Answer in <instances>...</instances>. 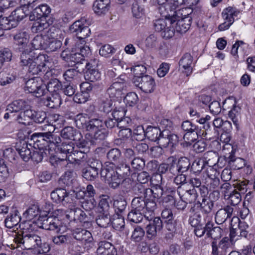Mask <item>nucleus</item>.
Instances as JSON below:
<instances>
[{
	"label": "nucleus",
	"instance_id": "1",
	"mask_svg": "<svg viewBox=\"0 0 255 255\" xmlns=\"http://www.w3.org/2000/svg\"><path fill=\"white\" fill-rule=\"evenodd\" d=\"M21 62L24 66L28 67V71L32 74H38L42 71H46L45 78L48 77L51 71L54 69L53 62L48 59L45 54L36 53L33 50L28 49L23 51L20 56Z\"/></svg>",
	"mask_w": 255,
	"mask_h": 255
},
{
	"label": "nucleus",
	"instance_id": "2",
	"mask_svg": "<svg viewBox=\"0 0 255 255\" xmlns=\"http://www.w3.org/2000/svg\"><path fill=\"white\" fill-rule=\"evenodd\" d=\"M49 213L47 212L40 216L41 221L38 224V227L47 230L55 231L58 234H63L67 231V227L63 225L58 217L47 216Z\"/></svg>",
	"mask_w": 255,
	"mask_h": 255
},
{
	"label": "nucleus",
	"instance_id": "3",
	"mask_svg": "<svg viewBox=\"0 0 255 255\" xmlns=\"http://www.w3.org/2000/svg\"><path fill=\"white\" fill-rule=\"evenodd\" d=\"M47 211H41L39 207L36 205H33L30 206L24 213L23 217L26 219L22 225V228L27 230H32L34 228L32 227V224H36L38 226L41 220L40 216L46 213Z\"/></svg>",
	"mask_w": 255,
	"mask_h": 255
},
{
	"label": "nucleus",
	"instance_id": "4",
	"mask_svg": "<svg viewBox=\"0 0 255 255\" xmlns=\"http://www.w3.org/2000/svg\"><path fill=\"white\" fill-rule=\"evenodd\" d=\"M16 248L22 249L32 250L42 248L41 240L40 237L34 234L18 235L14 238Z\"/></svg>",
	"mask_w": 255,
	"mask_h": 255
},
{
	"label": "nucleus",
	"instance_id": "5",
	"mask_svg": "<svg viewBox=\"0 0 255 255\" xmlns=\"http://www.w3.org/2000/svg\"><path fill=\"white\" fill-rule=\"evenodd\" d=\"M165 18H159L154 20V27L155 31L160 32L161 35L165 39H169L174 36L175 30L171 29L170 20L171 16L168 13L162 14Z\"/></svg>",
	"mask_w": 255,
	"mask_h": 255
},
{
	"label": "nucleus",
	"instance_id": "6",
	"mask_svg": "<svg viewBox=\"0 0 255 255\" xmlns=\"http://www.w3.org/2000/svg\"><path fill=\"white\" fill-rule=\"evenodd\" d=\"M25 91L33 94L37 97H40L46 93V85L40 77L29 79L26 83Z\"/></svg>",
	"mask_w": 255,
	"mask_h": 255
},
{
	"label": "nucleus",
	"instance_id": "7",
	"mask_svg": "<svg viewBox=\"0 0 255 255\" xmlns=\"http://www.w3.org/2000/svg\"><path fill=\"white\" fill-rule=\"evenodd\" d=\"M125 75H121L115 80V81L108 89V93L110 97L114 100L115 98H122L124 96V91L126 90Z\"/></svg>",
	"mask_w": 255,
	"mask_h": 255
},
{
	"label": "nucleus",
	"instance_id": "8",
	"mask_svg": "<svg viewBox=\"0 0 255 255\" xmlns=\"http://www.w3.org/2000/svg\"><path fill=\"white\" fill-rule=\"evenodd\" d=\"M109 167L104 168L102 169L101 174L105 177L108 183L113 188H116L122 182L124 178L119 174L117 170H114L112 167L113 164L110 163Z\"/></svg>",
	"mask_w": 255,
	"mask_h": 255
},
{
	"label": "nucleus",
	"instance_id": "9",
	"mask_svg": "<svg viewBox=\"0 0 255 255\" xmlns=\"http://www.w3.org/2000/svg\"><path fill=\"white\" fill-rule=\"evenodd\" d=\"M133 83L145 93L153 92L155 88L154 79L150 76L144 75L141 77L133 78Z\"/></svg>",
	"mask_w": 255,
	"mask_h": 255
},
{
	"label": "nucleus",
	"instance_id": "10",
	"mask_svg": "<svg viewBox=\"0 0 255 255\" xmlns=\"http://www.w3.org/2000/svg\"><path fill=\"white\" fill-rule=\"evenodd\" d=\"M16 150L21 158L25 161H28L30 158H32L37 162L42 160L41 156L38 153L32 152V146L25 141L21 142L20 145H17Z\"/></svg>",
	"mask_w": 255,
	"mask_h": 255
},
{
	"label": "nucleus",
	"instance_id": "11",
	"mask_svg": "<svg viewBox=\"0 0 255 255\" xmlns=\"http://www.w3.org/2000/svg\"><path fill=\"white\" fill-rule=\"evenodd\" d=\"M178 141V137L176 135L170 133L167 130H164L162 132L157 142L161 147H168L172 152Z\"/></svg>",
	"mask_w": 255,
	"mask_h": 255
},
{
	"label": "nucleus",
	"instance_id": "12",
	"mask_svg": "<svg viewBox=\"0 0 255 255\" xmlns=\"http://www.w3.org/2000/svg\"><path fill=\"white\" fill-rule=\"evenodd\" d=\"M155 2L159 5L158 9L161 14L171 12L178 6L185 3L186 0H154Z\"/></svg>",
	"mask_w": 255,
	"mask_h": 255
},
{
	"label": "nucleus",
	"instance_id": "13",
	"mask_svg": "<svg viewBox=\"0 0 255 255\" xmlns=\"http://www.w3.org/2000/svg\"><path fill=\"white\" fill-rule=\"evenodd\" d=\"M185 19H180L176 16H171L170 26L171 29H174L175 32L185 33L190 28L191 23V17H187Z\"/></svg>",
	"mask_w": 255,
	"mask_h": 255
},
{
	"label": "nucleus",
	"instance_id": "14",
	"mask_svg": "<svg viewBox=\"0 0 255 255\" xmlns=\"http://www.w3.org/2000/svg\"><path fill=\"white\" fill-rule=\"evenodd\" d=\"M102 125V122L97 119L90 120L87 125V130L89 131V135L94 139L101 140L105 138V134L100 129Z\"/></svg>",
	"mask_w": 255,
	"mask_h": 255
},
{
	"label": "nucleus",
	"instance_id": "15",
	"mask_svg": "<svg viewBox=\"0 0 255 255\" xmlns=\"http://www.w3.org/2000/svg\"><path fill=\"white\" fill-rule=\"evenodd\" d=\"M85 19L76 21L71 25L69 28L70 32L75 33L79 39H84L87 37L90 33V29L87 25H85L84 22Z\"/></svg>",
	"mask_w": 255,
	"mask_h": 255
},
{
	"label": "nucleus",
	"instance_id": "16",
	"mask_svg": "<svg viewBox=\"0 0 255 255\" xmlns=\"http://www.w3.org/2000/svg\"><path fill=\"white\" fill-rule=\"evenodd\" d=\"M74 238L82 242L85 245L92 247L94 245L93 238L91 233L83 229H76L73 233Z\"/></svg>",
	"mask_w": 255,
	"mask_h": 255
},
{
	"label": "nucleus",
	"instance_id": "17",
	"mask_svg": "<svg viewBox=\"0 0 255 255\" xmlns=\"http://www.w3.org/2000/svg\"><path fill=\"white\" fill-rule=\"evenodd\" d=\"M52 200L55 203H62L63 205L70 203L72 196L64 189H57L51 193Z\"/></svg>",
	"mask_w": 255,
	"mask_h": 255
},
{
	"label": "nucleus",
	"instance_id": "18",
	"mask_svg": "<svg viewBox=\"0 0 255 255\" xmlns=\"http://www.w3.org/2000/svg\"><path fill=\"white\" fill-rule=\"evenodd\" d=\"M193 57L189 53L184 54L179 62V71L188 76L192 72Z\"/></svg>",
	"mask_w": 255,
	"mask_h": 255
},
{
	"label": "nucleus",
	"instance_id": "19",
	"mask_svg": "<svg viewBox=\"0 0 255 255\" xmlns=\"http://www.w3.org/2000/svg\"><path fill=\"white\" fill-rule=\"evenodd\" d=\"M29 34L26 31H19L13 37L15 43L19 46L18 49L22 52L28 49L31 50L27 43L29 40Z\"/></svg>",
	"mask_w": 255,
	"mask_h": 255
},
{
	"label": "nucleus",
	"instance_id": "20",
	"mask_svg": "<svg viewBox=\"0 0 255 255\" xmlns=\"http://www.w3.org/2000/svg\"><path fill=\"white\" fill-rule=\"evenodd\" d=\"M149 221V224L146 227V233L148 238H152L155 237L157 233L162 229V222L158 217L155 218L153 221L151 220Z\"/></svg>",
	"mask_w": 255,
	"mask_h": 255
},
{
	"label": "nucleus",
	"instance_id": "21",
	"mask_svg": "<svg viewBox=\"0 0 255 255\" xmlns=\"http://www.w3.org/2000/svg\"><path fill=\"white\" fill-rule=\"evenodd\" d=\"M178 193L180 198L184 200L187 204L194 203L197 199L198 195L196 190L193 188L184 192L181 186L178 187Z\"/></svg>",
	"mask_w": 255,
	"mask_h": 255
},
{
	"label": "nucleus",
	"instance_id": "22",
	"mask_svg": "<svg viewBox=\"0 0 255 255\" xmlns=\"http://www.w3.org/2000/svg\"><path fill=\"white\" fill-rule=\"evenodd\" d=\"M110 0H96L93 4V10L98 15L106 13L109 9Z\"/></svg>",
	"mask_w": 255,
	"mask_h": 255
},
{
	"label": "nucleus",
	"instance_id": "23",
	"mask_svg": "<svg viewBox=\"0 0 255 255\" xmlns=\"http://www.w3.org/2000/svg\"><path fill=\"white\" fill-rule=\"evenodd\" d=\"M233 208L230 206H227L224 209H221L216 213L215 221L218 224H222L232 215Z\"/></svg>",
	"mask_w": 255,
	"mask_h": 255
},
{
	"label": "nucleus",
	"instance_id": "24",
	"mask_svg": "<svg viewBox=\"0 0 255 255\" xmlns=\"http://www.w3.org/2000/svg\"><path fill=\"white\" fill-rule=\"evenodd\" d=\"M29 108V105L27 102L23 100H15L9 104L6 109L7 111L10 113H17L26 108Z\"/></svg>",
	"mask_w": 255,
	"mask_h": 255
},
{
	"label": "nucleus",
	"instance_id": "25",
	"mask_svg": "<svg viewBox=\"0 0 255 255\" xmlns=\"http://www.w3.org/2000/svg\"><path fill=\"white\" fill-rule=\"evenodd\" d=\"M97 253L98 255H117L114 246L109 242H101Z\"/></svg>",
	"mask_w": 255,
	"mask_h": 255
},
{
	"label": "nucleus",
	"instance_id": "26",
	"mask_svg": "<svg viewBox=\"0 0 255 255\" xmlns=\"http://www.w3.org/2000/svg\"><path fill=\"white\" fill-rule=\"evenodd\" d=\"M28 7L26 5H21V6L16 8L11 13V19L13 20L16 23L21 20L27 14Z\"/></svg>",
	"mask_w": 255,
	"mask_h": 255
},
{
	"label": "nucleus",
	"instance_id": "27",
	"mask_svg": "<svg viewBox=\"0 0 255 255\" xmlns=\"http://www.w3.org/2000/svg\"><path fill=\"white\" fill-rule=\"evenodd\" d=\"M156 208V204L155 201L148 199L145 201V206L144 217L148 221L152 220L154 217V211Z\"/></svg>",
	"mask_w": 255,
	"mask_h": 255
},
{
	"label": "nucleus",
	"instance_id": "28",
	"mask_svg": "<svg viewBox=\"0 0 255 255\" xmlns=\"http://www.w3.org/2000/svg\"><path fill=\"white\" fill-rule=\"evenodd\" d=\"M228 116L238 130L241 118L240 107L234 105L233 108L229 112Z\"/></svg>",
	"mask_w": 255,
	"mask_h": 255
},
{
	"label": "nucleus",
	"instance_id": "29",
	"mask_svg": "<svg viewBox=\"0 0 255 255\" xmlns=\"http://www.w3.org/2000/svg\"><path fill=\"white\" fill-rule=\"evenodd\" d=\"M240 13V11L236 8L229 6L225 8L222 12V16L224 20L230 22H234L235 18Z\"/></svg>",
	"mask_w": 255,
	"mask_h": 255
},
{
	"label": "nucleus",
	"instance_id": "30",
	"mask_svg": "<svg viewBox=\"0 0 255 255\" xmlns=\"http://www.w3.org/2000/svg\"><path fill=\"white\" fill-rule=\"evenodd\" d=\"M20 217L17 211H14L5 220V226L8 228H12L18 225L20 221Z\"/></svg>",
	"mask_w": 255,
	"mask_h": 255
},
{
	"label": "nucleus",
	"instance_id": "31",
	"mask_svg": "<svg viewBox=\"0 0 255 255\" xmlns=\"http://www.w3.org/2000/svg\"><path fill=\"white\" fill-rule=\"evenodd\" d=\"M98 169L96 167L88 166L82 170V176L87 180H94L98 176Z\"/></svg>",
	"mask_w": 255,
	"mask_h": 255
},
{
	"label": "nucleus",
	"instance_id": "32",
	"mask_svg": "<svg viewBox=\"0 0 255 255\" xmlns=\"http://www.w3.org/2000/svg\"><path fill=\"white\" fill-rule=\"evenodd\" d=\"M45 105L50 108H55L60 106L61 100L58 93L53 94L51 96L47 98L45 101Z\"/></svg>",
	"mask_w": 255,
	"mask_h": 255
},
{
	"label": "nucleus",
	"instance_id": "33",
	"mask_svg": "<svg viewBox=\"0 0 255 255\" xmlns=\"http://www.w3.org/2000/svg\"><path fill=\"white\" fill-rule=\"evenodd\" d=\"M35 22L33 23L31 27L32 32L37 33L43 31L48 26L45 18L36 19L34 20Z\"/></svg>",
	"mask_w": 255,
	"mask_h": 255
},
{
	"label": "nucleus",
	"instance_id": "34",
	"mask_svg": "<svg viewBox=\"0 0 255 255\" xmlns=\"http://www.w3.org/2000/svg\"><path fill=\"white\" fill-rule=\"evenodd\" d=\"M83 70V67H79L78 66H73L72 68L66 71L64 74V77L66 80L71 81L77 77L79 74Z\"/></svg>",
	"mask_w": 255,
	"mask_h": 255
},
{
	"label": "nucleus",
	"instance_id": "35",
	"mask_svg": "<svg viewBox=\"0 0 255 255\" xmlns=\"http://www.w3.org/2000/svg\"><path fill=\"white\" fill-rule=\"evenodd\" d=\"M162 132L157 128L148 127L146 130V136L149 140L157 142Z\"/></svg>",
	"mask_w": 255,
	"mask_h": 255
},
{
	"label": "nucleus",
	"instance_id": "36",
	"mask_svg": "<svg viewBox=\"0 0 255 255\" xmlns=\"http://www.w3.org/2000/svg\"><path fill=\"white\" fill-rule=\"evenodd\" d=\"M16 78L15 75L10 72L2 71L0 73V85L5 86L10 84Z\"/></svg>",
	"mask_w": 255,
	"mask_h": 255
},
{
	"label": "nucleus",
	"instance_id": "37",
	"mask_svg": "<svg viewBox=\"0 0 255 255\" xmlns=\"http://www.w3.org/2000/svg\"><path fill=\"white\" fill-rule=\"evenodd\" d=\"M73 144L72 142H64L62 143L58 147L60 153L65 155V156H62L63 158L61 159L62 160H67L66 156L72 154L74 151V147H73Z\"/></svg>",
	"mask_w": 255,
	"mask_h": 255
},
{
	"label": "nucleus",
	"instance_id": "38",
	"mask_svg": "<svg viewBox=\"0 0 255 255\" xmlns=\"http://www.w3.org/2000/svg\"><path fill=\"white\" fill-rule=\"evenodd\" d=\"M88 151V148L84 149L83 151H78L77 150L74 149L72 154H70L69 155L66 156V158H67V160L69 161L70 163L78 162L81 159L85 158V152Z\"/></svg>",
	"mask_w": 255,
	"mask_h": 255
},
{
	"label": "nucleus",
	"instance_id": "39",
	"mask_svg": "<svg viewBox=\"0 0 255 255\" xmlns=\"http://www.w3.org/2000/svg\"><path fill=\"white\" fill-rule=\"evenodd\" d=\"M145 201L142 197H135L131 202L132 210L141 212L144 211Z\"/></svg>",
	"mask_w": 255,
	"mask_h": 255
},
{
	"label": "nucleus",
	"instance_id": "40",
	"mask_svg": "<svg viewBox=\"0 0 255 255\" xmlns=\"http://www.w3.org/2000/svg\"><path fill=\"white\" fill-rule=\"evenodd\" d=\"M112 223L113 228L117 230L123 231L125 229V220L122 214L114 215Z\"/></svg>",
	"mask_w": 255,
	"mask_h": 255
},
{
	"label": "nucleus",
	"instance_id": "41",
	"mask_svg": "<svg viewBox=\"0 0 255 255\" xmlns=\"http://www.w3.org/2000/svg\"><path fill=\"white\" fill-rule=\"evenodd\" d=\"M32 47L35 50L46 49L47 44L45 43L43 37L41 35H37L31 42Z\"/></svg>",
	"mask_w": 255,
	"mask_h": 255
},
{
	"label": "nucleus",
	"instance_id": "42",
	"mask_svg": "<svg viewBox=\"0 0 255 255\" xmlns=\"http://www.w3.org/2000/svg\"><path fill=\"white\" fill-rule=\"evenodd\" d=\"M84 77L86 80L94 82L100 79L101 73L97 69H92L90 68V69H87Z\"/></svg>",
	"mask_w": 255,
	"mask_h": 255
},
{
	"label": "nucleus",
	"instance_id": "43",
	"mask_svg": "<svg viewBox=\"0 0 255 255\" xmlns=\"http://www.w3.org/2000/svg\"><path fill=\"white\" fill-rule=\"evenodd\" d=\"M113 206L116 214H122L127 206L126 200L122 197H119L114 201Z\"/></svg>",
	"mask_w": 255,
	"mask_h": 255
},
{
	"label": "nucleus",
	"instance_id": "44",
	"mask_svg": "<svg viewBox=\"0 0 255 255\" xmlns=\"http://www.w3.org/2000/svg\"><path fill=\"white\" fill-rule=\"evenodd\" d=\"M46 128H47V131L45 132H38L34 133L32 135V137L34 139L35 137H39L42 138L44 140L46 139H50L51 137L52 136V133L55 130L54 126L53 125H47Z\"/></svg>",
	"mask_w": 255,
	"mask_h": 255
},
{
	"label": "nucleus",
	"instance_id": "45",
	"mask_svg": "<svg viewBox=\"0 0 255 255\" xmlns=\"http://www.w3.org/2000/svg\"><path fill=\"white\" fill-rule=\"evenodd\" d=\"M69 216L72 217L74 220L79 222L85 221L86 218L85 212L78 208L71 209Z\"/></svg>",
	"mask_w": 255,
	"mask_h": 255
},
{
	"label": "nucleus",
	"instance_id": "46",
	"mask_svg": "<svg viewBox=\"0 0 255 255\" xmlns=\"http://www.w3.org/2000/svg\"><path fill=\"white\" fill-rule=\"evenodd\" d=\"M189 160L186 157L180 158L175 167L176 171L178 172H184L188 169L190 166Z\"/></svg>",
	"mask_w": 255,
	"mask_h": 255
},
{
	"label": "nucleus",
	"instance_id": "47",
	"mask_svg": "<svg viewBox=\"0 0 255 255\" xmlns=\"http://www.w3.org/2000/svg\"><path fill=\"white\" fill-rule=\"evenodd\" d=\"M52 238L53 243L57 246H63L67 244L71 239V237L68 234L62 235L60 234Z\"/></svg>",
	"mask_w": 255,
	"mask_h": 255
},
{
	"label": "nucleus",
	"instance_id": "48",
	"mask_svg": "<svg viewBox=\"0 0 255 255\" xmlns=\"http://www.w3.org/2000/svg\"><path fill=\"white\" fill-rule=\"evenodd\" d=\"M10 15L8 17H4L0 18V26L4 30H8L16 26V23L11 19Z\"/></svg>",
	"mask_w": 255,
	"mask_h": 255
},
{
	"label": "nucleus",
	"instance_id": "49",
	"mask_svg": "<svg viewBox=\"0 0 255 255\" xmlns=\"http://www.w3.org/2000/svg\"><path fill=\"white\" fill-rule=\"evenodd\" d=\"M143 215H144L143 212L132 210L128 214V219L130 222L138 223L142 221Z\"/></svg>",
	"mask_w": 255,
	"mask_h": 255
},
{
	"label": "nucleus",
	"instance_id": "50",
	"mask_svg": "<svg viewBox=\"0 0 255 255\" xmlns=\"http://www.w3.org/2000/svg\"><path fill=\"white\" fill-rule=\"evenodd\" d=\"M61 88L60 82L56 79H53L48 83L46 85V92L48 91L51 93H57V92Z\"/></svg>",
	"mask_w": 255,
	"mask_h": 255
},
{
	"label": "nucleus",
	"instance_id": "51",
	"mask_svg": "<svg viewBox=\"0 0 255 255\" xmlns=\"http://www.w3.org/2000/svg\"><path fill=\"white\" fill-rule=\"evenodd\" d=\"M192 10L188 7H184L176 10L173 12V15L171 16H176L180 19H185V17H191L190 14L192 13Z\"/></svg>",
	"mask_w": 255,
	"mask_h": 255
},
{
	"label": "nucleus",
	"instance_id": "52",
	"mask_svg": "<svg viewBox=\"0 0 255 255\" xmlns=\"http://www.w3.org/2000/svg\"><path fill=\"white\" fill-rule=\"evenodd\" d=\"M111 222L110 216L109 213L103 214L99 216L96 220L97 225L101 227H107Z\"/></svg>",
	"mask_w": 255,
	"mask_h": 255
},
{
	"label": "nucleus",
	"instance_id": "53",
	"mask_svg": "<svg viewBox=\"0 0 255 255\" xmlns=\"http://www.w3.org/2000/svg\"><path fill=\"white\" fill-rule=\"evenodd\" d=\"M227 197L229 202L233 206L238 205L241 201L242 197L241 194L236 190H234L233 191L230 193L229 194H228Z\"/></svg>",
	"mask_w": 255,
	"mask_h": 255
},
{
	"label": "nucleus",
	"instance_id": "54",
	"mask_svg": "<svg viewBox=\"0 0 255 255\" xmlns=\"http://www.w3.org/2000/svg\"><path fill=\"white\" fill-rule=\"evenodd\" d=\"M144 231L139 226L135 227L132 233L131 239L134 242H139L144 236Z\"/></svg>",
	"mask_w": 255,
	"mask_h": 255
},
{
	"label": "nucleus",
	"instance_id": "55",
	"mask_svg": "<svg viewBox=\"0 0 255 255\" xmlns=\"http://www.w3.org/2000/svg\"><path fill=\"white\" fill-rule=\"evenodd\" d=\"M248 45L247 44L244 43L242 41H238L232 46L231 50V53L234 56L238 54V51L241 52H243L245 48H248Z\"/></svg>",
	"mask_w": 255,
	"mask_h": 255
},
{
	"label": "nucleus",
	"instance_id": "56",
	"mask_svg": "<svg viewBox=\"0 0 255 255\" xmlns=\"http://www.w3.org/2000/svg\"><path fill=\"white\" fill-rule=\"evenodd\" d=\"M23 110V112L20 113V117L21 118L22 116L24 117V121H25V122H24V125H29L30 120H33L35 111H33L30 109L29 106V108H26Z\"/></svg>",
	"mask_w": 255,
	"mask_h": 255
},
{
	"label": "nucleus",
	"instance_id": "57",
	"mask_svg": "<svg viewBox=\"0 0 255 255\" xmlns=\"http://www.w3.org/2000/svg\"><path fill=\"white\" fill-rule=\"evenodd\" d=\"M133 137L139 141L143 140L146 136V131L141 126L136 127L133 129Z\"/></svg>",
	"mask_w": 255,
	"mask_h": 255
},
{
	"label": "nucleus",
	"instance_id": "58",
	"mask_svg": "<svg viewBox=\"0 0 255 255\" xmlns=\"http://www.w3.org/2000/svg\"><path fill=\"white\" fill-rule=\"evenodd\" d=\"M132 13L133 16L135 18H141L144 14V8L142 5H140L137 2H135L132 4Z\"/></svg>",
	"mask_w": 255,
	"mask_h": 255
},
{
	"label": "nucleus",
	"instance_id": "59",
	"mask_svg": "<svg viewBox=\"0 0 255 255\" xmlns=\"http://www.w3.org/2000/svg\"><path fill=\"white\" fill-rule=\"evenodd\" d=\"M138 100L137 95L134 92H130L125 97L124 102L127 105L133 106L137 103Z\"/></svg>",
	"mask_w": 255,
	"mask_h": 255
},
{
	"label": "nucleus",
	"instance_id": "60",
	"mask_svg": "<svg viewBox=\"0 0 255 255\" xmlns=\"http://www.w3.org/2000/svg\"><path fill=\"white\" fill-rule=\"evenodd\" d=\"M219 249L221 251V255H224L227 250L230 248L231 246V242L228 237L223 238L219 243Z\"/></svg>",
	"mask_w": 255,
	"mask_h": 255
},
{
	"label": "nucleus",
	"instance_id": "61",
	"mask_svg": "<svg viewBox=\"0 0 255 255\" xmlns=\"http://www.w3.org/2000/svg\"><path fill=\"white\" fill-rule=\"evenodd\" d=\"M223 230L219 227H216L209 229L207 233V236L214 239H217L222 236Z\"/></svg>",
	"mask_w": 255,
	"mask_h": 255
},
{
	"label": "nucleus",
	"instance_id": "62",
	"mask_svg": "<svg viewBox=\"0 0 255 255\" xmlns=\"http://www.w3.org/2000/svg\"><path fill=\"white\" fill-rule=\"evenodd\" d=\"M198 130L186 132L184 136V141L189 144H191L198 138Z\"/></svg>",
	"mask_w": 255,
	"mask_h": 255
},
{
	"label": "nucleus",
	"instance_id": "63",
	"mask_svg": "<svg viewBox=\"0 0 255 255\" xmlns=\"http://www.w3.org/2000/svg\"><path fill=\"white\" fill-rule=\"evenodd\" d=\"M163 189L160 186L154 187L152 189L146 190V194L152 195L154 199L159 198L163 194Z\"/></svg>",
	"mask_w": 255,
	"mask_h": 255
},
{
	"label": "nucleus",
	"instance_id": "64",
	"mask_svg": "<svg viewBox=\"0 0 255 255\" xmlns=\"http://www.w3.org/2000/svg\"><path fill=\"white\" fill-rule=\"evenodd\" d=\"M213 227V224L208 221L205 227L198 226L194 229L195 234L198 237H201L206 232H208L209 229H211Z\"/></svg>",
	"mask_w": 255,
	"mask_h": 255
}]
</instances>
